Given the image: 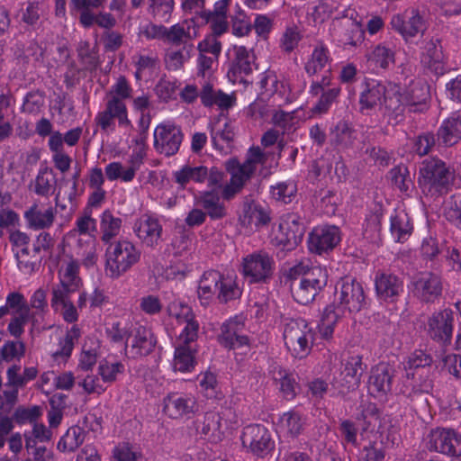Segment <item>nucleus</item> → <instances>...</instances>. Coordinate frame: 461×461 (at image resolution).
<instances>
[{
  "instance_id": "42",
  "label": "nucleus",
  "mask_w": 461,
  "mask_h": 461,
  "mask_svg": "<svg viewBox=\"0 0 461 461\" xmlns=\"http://www.w3.org/2000/svg\"><path fill=\"white\" fill-rule=\"evenodd\" d=\"M136 325L137 323L131 320L113 321L107 326L106 334L113 342L123 343L126 347Z\"/></svg>"
},
{
  "instance_id": "57",
  "label": "nucleus",
  "mask_w": 461,
  "mask_h": 461,
  "mask_svg": "<svg viewBox=\"0 0 461 461\" xmlns=\"http://www.w3.org/2000/svg\"><path fill=\"white\" fill-rule=\"evenodd\" d=\"M178 326H182L183 328L178 334L175 343L182 345H192V343L197 339L199 331V323L195 320V317L187 321L186 322L178 324Z\"/></svg>"
},
{
  "instance_id": "41",
  "label": "nucleus",
  "mask_w": 461,
  "mask_h": 461,
  "mask_svg": "<svg viewBox=\"0 0 461 461\" xmlns=\"http://www.w3.org/2000/svg\"><path fill=\"white\" fill-rule=\"evenodd\" d=\"M77 255L81 258V263L86 269L96 266L98 261V244L95 237L78 238Z\"/></svg>"
},
{
  "instance_id": "47",
  "label": "nucleus",
  "mask_w": 461,
  "mask_h": 461,
  "mask_svg": "<svg viewBox=\"0 0 461 461\" xmlns=\"http://www.w3.org/2000/svg\"><path fill=\"white\" fill-rule=\"evenodd\" d=\"M99 343L97 340L88 339L85 342L78 356L77 368L82 371L91 370L96 364L99 356Z\"/></svg>"
},
{
  "instance_id": "1",
  "label": "nucleus",
  "mask_w": 461,
  "mask_h": 461,
  "mask_svg": "<svg viewBox=\"0 0 461 461\" xmlns=\"http://www.w3.org/2000/svg\"><path fill=\"white\" fill-rule=\"evenodd\" d=\"M265 161L266 155L258 147L251 148L243 163L235 158L225 161L224 167L230 175V180L224 185V173L216 167H211L206 177L208 185L212 189H221V197L230 200L243 189L258 167L263 166Z\"/></svg>"
},
{
  "instance_id": "24",
  "label": "nucleus",
  "mask_w": 461,
  "mask_h": 461,
  "mask_svg": "<svg viewBox=\"0 0 461 461\" xmlns=\"http://www.w3.org/2000/svg\"><path fill=\"white\" fill-rule=\"evenodd\" d=\"M156 342L151 330L137 323L129 342L126 344L125 349L132 357H142L153 350Z\"/></svg>"
},
{
  "instance_id": "14",
  "label": "nucleus",
  "mask_w": 461,
  "mask_h": 461,
  "mask_svg": "<svg viewBox=\"0 0 461 461\" xmlns=\"http://www.w3.org/2000/svg\"><path fill=\"white\" fill-rule=\"evenodd\" d=\"M432 363V357L422 350H415L411 353L405 362L404 369L408 379H411V386L414 391H428L430 388V383L428 379H421L423 369L429 366Z\"/></svg>"
},
{
  "instance_id": "29",
  "label": "nucleus",
  "mask_w": 461,
  "mask_h": 461,
  "mask_svg": "<svg viewBox=\"0 0 461 461\" xmlns=\"http://www.w3.org/2000/svg\"><path fill=\"white\" fill-rule=\"evenodd\" d=\"M195 400L191 395L169 393L163 401L164 412L172 419L188 416L194 411Z\"/></svg>"
},
{
  "instance_id": "53",
  "label": "nucleus",
  "mask_w": 461,
  "mask_h": 461,
  "mask_svg": "<svg viewBox=\"0 0 461 461\" xmlns=\"http://www.w3.org/2000/svg\"><path fill=\"white\" fill-rule=\"evenodd\" d=\"M97 371L103 383L112 384L124 372V366L119 361L104 359L99 363Z\"/></svg>"
},
{
  "instance_id": "39",
  "label": "nucleus",
  "mask_w": 461,
  "mask_h": 461,
  "mask_svg": "<svg viewBox=\"0 0 461 461\" xmlns=\"http://www.w3.org/2000/svg\"><path fill=\"white\" fill-rule=\"evenodd\" d=\"M81 336L80 329L74 325L59 342V348L52 352L51 357L58 364H64L70 357L75 343Z\"/></svg>"
},
{
  "instance_id": "31",
  "label": "nucleus",
  "mask_w": 461,
  "mask_h": 461,
  "mask_svg": "<svg viewBox=\"0 0 461 461\" xmlns=\"http://www.w3.org/2000/svg\"><path fill=\"white\" fill-rule=\"evenodd\" d=\"M28 225L34 230L50 228L55 219V210L51 206H41L34 203L25 212Z\"/></svg>"
},
{
  "instance_id": "28",
  "label": "nucleus",
  "mask_w": 461,
  "mask_h": 461,
  "mask_svg": "<svg viewBox=\"0 0 461 461\" xmlns=\"http://www.w3.org/2000/svg\"><path fill=\"white\" fill-rule=\"evenodd\" d=\"M411 286L414 295L425 302L433 301L441 293L440 280L431 273H421L416 276Z\"/></svg>"
},
{
  "instance_id": "35",
  "label": "nucleus",
  "mask_w": 461,
  "mask_h": 461,
  "mask_svg": "<svg viewBox=\"0 0 461 461\" xmlns=\"http://www.w3.org/2000/svg\"><path fill=\"white\" fill-rule=\"evenodd\" d=\"M438 140L446 146H452L461 140V113H453L441 123Z\"/></svg>"
},
{
  "instance_id": "40",
  "label": "nucleus",
  "mask_w": 461,
  "mask_h": 461,
  "mask_svg": "<svg viewBox=\"0 0 461 461\" xmlns=\"http://www.w3.org/2000/svg\"><path fill=\"white\" fill-rule=\"evenodd\" d=\"M207 175L208 169L206 167H191L185 165L173 173V179L179 187L185 188L191 182H204Z\"/></svg>"
},
{
  "instance_id": "62",
  "label": "nucleus",
  "mask_w": 461,
  "mask_h": 461,
  "mask_svg": "<svg viewBox=\"0 0 461 461\" xmlns=\"http://www.w3.org/2000/svg\"><path fill=\"white\" fill-rule=\"evenodd\" d=\"M385 448L382 441H372L361 451V461H384Z\"/></svg>"
},
{
  "instance_id": "10",
  "label": "nucleus",
  "mask_w": 461,
  "mask_h": 461,
  "mask_svg": "<svg viewBox=\"0 0 461 461\" xmlns=\"http://www.w3.org/2000/svg\"><path fill=\"white\" fill-rule=\"evenodd\" d=\"M335 302L348 313L358 312L366 303L362 285L350 277L342 278L337 285Z\"/></svg>"
},
{
  "instance_id": "11",
  "label": "nucleus",
  "mask_w": 461,
  "mask_h": 461,
  "mask_svg": "<svg viewBox=\"0 0 461 461\" xmlns=\"http://www.w3.org/2000/svg\"><path fill=\"white\" fill-rule=\"evenodd\" d=\"M391 25L407 42L422 36L428 29L426 19L415 9L394 14L391 19Z\"/></svg>"
},
{
  "instance_id": "59",
  "label": "nucleus",
  "mask_w": 461,
  "mask_h": 461,
  "mask_svg": "<svg viewBox=\"0 0 461 461\" xmlns=\"http://www.w3.org/2000/svg\"><path fill=\"white\" fill-rule=\"evenodd\" d=\"M446 218L461 229V194L451 196L444 204Z\"/></svg>"
},
{
  "instance_id": "43",
  "label": "nucleus",
  "mask_w": 461,
  "mask_h": 461,
  "mask_svg": "<svg viewBox=\"0 0 461 461\" xmlns=\"http://www.w3.org/2000/svg\"><path fill=\"white\" fill-rule=\"evenodd\" d=\"M261 87L270 95L276 94L285 101L290 100V86L286 78L274 73L267 74L261 80Z\"/></svg>"
},
{
  "instance_id": "38",
  "label": "nucleus",
  "mask_w": 461,
  "mask_h": 461,
  "mask_svg": "<svg viewBox=\"0 0 461 461\" xmlns=\"http://www.w3.org/2000/svg\"><path fill=\"white\" fill-rule=\"evenodd\" d=\"M233 61L229 71V75L232 74L235 79L242 77L252 72L253 55L244 46H234L232 48Z\"/></svg>"
},
{
  "instance_id": "32",
  "label": "nucleus",
  "mask_w": 461,
  "mask_h": 461,
  "mask_svg": "<svg viewBox=\"0 0 461 461\" xmlns=\"http://www.w3.org/2000/svg\"><path fill=\"white\" fill-rule=\"evenodd\" d=\"M420 49V59L424 66L437 73L442 70L444 55L439 40L434 38L425 40Z\"/></svg>"
},
{
  "instance_id": "4",
  "label": "nucleus",
  "mask_w": 461,
  "mask_h": 461,
  "mask_svg": "<svg viewBox=\"0 0 461 461\" xmlns=\"http://www.w3.org/2000/svg\"><path fill=\"white\" fill-rule=\"evenodd\" d=\"M198 297L202 304H208L215 295L228 302L240 296L241 290L237 284L235 275L223 276L215 270L206 271L200 278Z\"/></svg>"
},
{
  "instance_id": "25",
  "label": "nucleus",
  "mask_w": 461,
  "mask_h": 461,
  "mask_svg": "<svg viewBox=\"0 0 461 461\" xmlns=\"http://www.w3.org/2000/svg\"><path fill=\"white\" fill-rule=\"evenodd\" d=\"M240 221L241 225L249 230H256L267 225L270 216L265 206L258 202L250 201L244 203Z\"/></svg>"
},
{
  "instance_id": "56",
  "label": "nucleus",
  "mask_w": 461,
  "mask_h": 461,
  "mask_svg": "<svg viewBox=\"0 0 461 461\" xmlns=\"http://www.w3.org/2000/svg\"><path fill=\"white\" fill-rule=\"evenodd\" d=\"M202 204L208 215L213 219H221L226 215V207L220 197L211 192H206L202 197Z\"/></svg>"
},
{
  "instance_id": "45",
  "label": "nucleus",
  "mask_w": 461,
  "mask_h": 461,
  "mask_svg": "<svg viewBox=\"0 0 461 461\" xmlns=\"http://www.w3.org/2000/svg\"><path fill=\"white\" fill-rule=\"evenodd\" d=\"M395 50L391 44L381 43L376 45L367 56V60L376 68H387L394 63Z\"/></svg>"
},
{
  "instance_id": "8",
  "label": "nucleus",
  "mask_w": 461,
  "mask_h": 461,
  "mask_svg": "<svg viewBox=\"0 0 461 461\" xmlns=\"http://www.w3.org/2000/svg\"><path fill=\"white\" fill-rule=\"evenodd\" d=\"M146 149L145 138L140 136V139L135 140V147L125 163L114 161L105 167L104 172L108 180L131 182L144 163Z\"/></svg>"
},
{
  "instance_id": "17",
  "label": "nucleus",
  "mask_w": 461,
  "mask_h": 461,
  "mask_svg": "<svg viewBox=\"0 0 461 461\" xmlns=\"http://www.w3.org/2000/svg\"><path fill=\"white\" fill-rule=\"evenodd\" d=\"M340 232L334 225H320L312 229L308 237L311 252L321 254L333 249L340 241Z\"/></svg>"
},
{
  "instance_id": "21",
  "label": "nucleus",
  "mask_w": 461,
  "mask_h": 461,
  "mask_svg": "<svg viewBox=\"0 0 461 461\" xmlns=\"http://www.w3.org/2000/svg\"><path fill=\"white\" fill-rule=\"evenodd\" d=\"M429 448L447 455L461 454V437L452 429H436L427 438Z\"/></svg>"
},
{
  "instance_id": "49",
  "label": "nucleus",
  "mask_w": 461,
  "mask_h": 461,
  "mask_svg": "<svg viewBox=\"0 0 461 461\" xmlns=\"http://www.w3.org/2000/svg\"><path fill=\"white\" fill-rule=\"evenodd\" d=\"M96 221L92 217V210L86 208L82 215L78 216L75 222V229L68 233V236L86 235L88 237H95Z\"/></svg>"
},
{
  "instance_id": "13",
  "label": "nucleus",
  "mask_w": 461,
  "mask_h": 461,
  "mask_svg": "<svg viewBox=\"0 0 461 461\" xmlns=\"http://www.w3.org/2000/svg\"><path fill=\"white\" fill-rule=\"evenodd\" d=\"M340 91L339 86L331 85L330 76H323L320 81H313L310 86V93L313 96H319V99L311 110L312 115L326 113L339 97Z\"/></svg>"
},
{
  "instance_id": "26",
  "label": "nucleus",
  "mask_w": 461,
  "mask_h": 461,
  "mask_svg": "<svg viewBox=\"0 0 461 461\" xmlns=\"http://www.w3.org/2000/svg\"><path fill=\"white\" fill-rule=\"evenodd\" d=\"M133 231L143 244L153 247L161 238L162 226L158 219L142 215L134 222Z\"/></svg>"
},
{
  "instance_id": "61",
  "label": "nucleus",
  "mask_w": 461,
  "mask_h": 461,
  "mask_svg": "<svg viewBox=\"0 0 461 461\" xmlns=\"http://www.w3.org/2000/svg\"><path fill=\"white\" fill-rule=\"evenodd\" d=\"M30 319V312H12L7 326L10 336L19 339L24 332L25 325Z\"/></svg>"
},
{
  "instance_id": "64",
  "label": "nucleus",
  "mask_w": 461,
  "mask_h": 461,
  "mask_svg": "<svg viewBox=\"0 0 461 461\" xmlns=\"http://www.w3.org/2000/svg\"><path fill=\"white\" fill-rule=\"evenodd\" d=\"M10 242L15 256L29 255V236L20 230L12 231L10 234Z\"/></svg>"
},
{
  "instance_id": "3",
  "label": "nucleus",
  "mask_w": 461,
  "mask_h": 461,
  "mask_svg": "<svg viewBox=\"0 0 461 461\" xmlns=\"http://www.w3.org/2000/svg\"><path fill=\"white\" fill-rule=\"evenodd\" d=\"M387 102L389 111L397 118L406 109L416 112L423 109L429 98V86L421 80L413 81L406 89L389 83Z\"/></svg>"
},
{
  "instance_id": "19",
  "label": "nucleus",
  "mask_w": 461,
  "mask_h": 461,
  "mask_svg": "<svg viewBox=\"0 0 461 461\" xmlns=\"http://www.w3.org/2000/svg\"><path fill=\"white\" fill-rule=\"evenodd\" d=\"M245 319L242 316H234L222 323L218 341L224 348L230 349L240 348L249 345V339L243 334Z\"/></svg>"
},
{
  "instance_id": "34",
  "label": "nucleus",
  "mask_w": 461,
  "mask_h": 461,
  "mask_svg": "<svg viewBox=\"0 0 461 461\" xmlns=\"http://www.w3.org/2000/svg\"><path fill=\"white\" fill-rule=\"evenodd\" d=\"M303 426V417L298 412L290 411L280 416L276 423V432L280 438H294L302 432Z\"/></svg>"
},
{
  "instance_id": "52",
  "label": "nucleus",
  "mask_w": 461,
  "mask_h": 461,
  "mask_svg": "<svg viewBox=\"0 0 461 461\" xmlns=\"http://www.w3.org/2000/svg\"><path fill=\"white\" fill-rule=\"evenodd\" d=\"M167 312L169 318L175 321L176 325L186 322L195 317L192 308L178 299L172 301L167 305Z\"/></svg>"
},
{
  "instance_id": "16",
  "label": "nucleus",
  "mask_w": 461,
  "mask_h": 461,
  "mask_svg": "<svg viewBox=\"0 0 461 461\" xmlns=\"http://www.w3.org/2000/svg\"><path fill=\"white\" fill-rule=\"evenodd\" d=\"M303 233V227L299 222V217L295 214L288 213L281 218L278 229L275 232V240L284 249L291 250L301 242Z\"/></svg>"
},
{
  "instance_id": "44",
  "label": "nucleus",
  "mask_w": 461,
  "mask_h": 461,
  "mask_svg": "<svg viewBox=\"0 0 461 461\" xmlns=\"http://www.w3.org/2000/svg\"><path fill=\"white\" fill-rule=\"evenodd\" d=\"M122 221L110 210H105L100 216L101 240L107 243L120 234Z\"/></svg>"
},
{
  "instance_id": "9",
  "label": "nucleus",
  "mask_w": 461,
  "mask_h": 461,
  "mask_svg": "<svg viewBox=\"0 0 461 461\" xmlns=\"http://www.w3.org/2000/svg\"><path fill=\"white\" fill-rule=\"evenodd\" d=\"M276 262L264 250L254 251L242 258L240 272L249 283H267L275 271Z\"/></svg>"
},
{
  "instance_id": "18",
  "label": "nucleus",
  "mask_w": 461,
  "mask_h": 461,
  "mask_svg": "<svg viewBox=\"0 0 461 461\" xmlns=\"http://www.w3.org/2000/svg\"><path fill=\"white\" fill-rule=\"evenodd\" d=\"M454 328L453 312L448 309L434 312L426 324L428 335L434 340L448 344L452 338Z\"/></svg>"
},
{
  "instance_id": "22",
  "label": "nucleus",
  "mask_w": 461,
  "mask_h": 461,
  "mask_svg": "<svg viewBox=\"0 0 461 461\" xmlns=\"http://www.w3.org/2000/svg\"><path fill=\"white\" fill-rule=\"evenodd\" d=\"M59 285L52 289H59L65 293H76L83 286V280L79 276V264L73 258H64L58 271Z\"/></svg>"
},
{
  "instance_id": "63",
  "label": "nucleus",
  "mask_w": 461,
  "mask_h": 461,
  "mask_svg": "<svg viewBox=\"0 0 461 461\" xmlns=\"http://www.w3.org/2000/svg\"><path fill=\"white\" fill-rule=\"evenodd\" d=\"M221 425L218 414L211 413L206 415L203 427V433L213 441L220 440L221 437Z\"/></svg>"
},
{
  "instance_id": "36",
  "label": "nucleus",
  "mask_w": 461,
  "mask_h": 461,
  "mask_svg": "<svg viewBox=\"0 0 461 461\" xmlns=\"http://www.w3.org/2000/svg\"><path fill=\"white\" fill-rule=\"evenodd\" d=\"M346 313L347 312L339 304H336V302L326 306L319 324L321 336L326 339H330L336 324Z\"/></svg>"
},
{
  "instance_id": "51",
  "label": "nucleus",
  "mask_w": 461,
  "mask_h": 461,
  "mask_svg": "<svg viewBox=\"0 0 461 461\" xmlns=\"http://www.w3.org/2000/svg\"><path fill=\"white\" fill-rule=\"evenodd\" d=\"M330 61L328 49L323 46L316 47L305 65V70L309 75H315L323 70Z\"/></svg>"
},
{
  "instance_id": "23",
  "label": "nucleus",
  "mask_w": 461,
  "mask_h": 461,
  "mask_svg": "<svg viewBox=\"0 0 461 461\" xmlns=\"http://www.w3.org/2000/svg\"><path fill=\"white\" fill-rule=\"evenodd\" d=\"M403 281L389 272H378L375 276V289L377 298L385 303H393L403 293Z\"/></svg>"
},
{
  "instance_id": "54",
  "label": "nucleus",
  "mask_w": 461,
  "mask_h": 461,
  "mask_svg": "<svg viewBox=\"0 0 461 461\" xmlns=\"http://www.w3.org/2000/svg\"><path fill=\"white\" fill-rule=\"evenodd\" d=\"M174 7V0H149V13L160 22H169Z\"/></svg>"
},
{
  "instance_id": "55",
  "label": "nucleus",
  "mask_w": 461,
  "mask_h": 461,
  "mask_svg": "<svg viewBox=\"0 0 461 461\" xmlns=\"http://www.w3.org/2000/svg\"><path fill=\"white\" fill-rule=\"evenodd\" d=\"M105 110H107L113 118L118 120L120 127L127 131L131 130L132 124L128 118L126 105L122 100L118 98H109Z\"/></svg>"
},
{
  "instance_id": "37",
  "label": "nucleus",
  "mask_w": 461,
  "mask_h": 461,
  "mask_svg": "<svg viewBox=\"0 0 461 461\" xmlns=\"http://www.w3.org/2000/svg\"><path fill=\"white\" fill-rule=\"evenodd\" d=\"M390 230L397 242H404L411 237L413 225L411 217L404 210L395 211L392 215Z\"/></svg>"
},
{
  "instance_id": "33",
  "label": "nucleus",
  "mask_w": 461,
  "mask_h": 461,
  "mask_svg": "<svg viewBox=\"0 0 461 461\" xmlns=\"http://www.w3.org/2000/svg\"><path fill=\"white\" fill-rule=\"evenodd\" d=\"M196 348L193 345L175 343V352L172 360V368L175 372L190 373L194 370Z\"/></svg>"
},
{
  "instance_id": "27",
  "label": "nucleus",
  "mask_w": 461,
  "mask_h": 461,
  "mask_svg": "<svg viewBox=\"0 0 461 461\" xmlns=\"http://www.w3.org/2000/svg\"><path fill=\"white\" fill-rule=\"evenodd\" d=\"M392 366L384 362L375 366L371 370L368 380V390L375 397L385 395L392 386L393 375Z\"/></svg>"
},
{
  "instance_id": "50",
  "label": "nucleus",
  "mask_w": 461,
  "mask_h": 461,
  "mask_svg": "<svg viewBox=\"0 0 461 461\" xmlns=\"http://www.w3.org/2000/svg\"><path fill=\"white\" fill-rule=\"evenodd\" d=\"M85 440V432L78 427H70L58 442V448L62 452H73Z\"/></svg>"
},
{
  "instance_id": "5",
  "label": "nucleus",
  "mask_w": 461,
  "mask_h": 461,
  "mask_svg": "<svg viewBox=\"0 0 461 461\" xmlns=\"http://www.w3.org/2000/svg\"><path fill=\"white\" fill-rule=\"evenodd\" d=\"M293 272L300 277L297 286L293 289V295L301 304L312 303L328 282L327 269L321 266L300 263Z\"/></svg>"
},
{
  "instance_id": "46",
  "label": "nucleus",
  "mask_w": 461,
  "mask_h": 461,
  "mask_svg": "<svg viewBox=\"0 0 461 461\" xmlns=\"http://www.w3.org/2000/svg\"><path fill=\"white\" fill-rule=\"evenodd\" d=\"M72 9L80 14L79 21L84 27L93 25L95 19L94 10L98 9L104 4V0H72Z\"/></svg>"
},
{
  "instance_id": "30",
  "label": "nucleus",
  "mask_w": 461,
  "mask_h": 461,
  "mask_svg": "<svg viewBox=\"0 0 461 461\" xmlns=\"http://www.w3.org/2000/svg\"><path fill=\"white\" fill-rule=\"evenodd\" d=\"M71 294L72 293H65L59 289L51 290L50 306L52 310L68 323L77 321L79 317L77 308L70 298Z\"/></svg>"
},
{
  "instance_id": "7",
  "label": "nucleus",
  "mask_w": 461,
  "mask_h": 461,
  "mask_svg": "<svg viewBox=\"0 0 461 461\" xmlns=\"http://www.w3.org/2000/svg\"><path fill=\"white\" fill-rule=\"evenodd\" d=\"M453 180L454 173L439 159L425 160L420 168L419 184L424 193L443 194Z\"/></svg>"
},
{
  "instance_id": "12",
  "label": "nucleus",
  "mask_w": 461,
  "mask_h": 461,
  "mask_svg": "<svg viewBox=\"0 0 461 461\" xmlns=\"http://www.w3.org/2000/svg\"><path fill=\"white\" fill-rule=\"evenodd\" d=\"M242 446L258 456H265L274 448L270 432L263 425L246 426L240 436Z\"/></svg>"
},
{
  "instance_id": "15",
  "label": "nucleus",
  "mask_w": 461,
  "mask_h": 461,
  "mask_svg": "<svg viewBox=\"0 0 461 461\" xmlns=\"http://www.w3.org/2000/svg\"><path fill=\"white\" fill-rule=\"evenodd\" d=\"M182 139L180 129L171 122L158 124L154 131V146L158 152L166 156L174 155L178 151Z\"/></svg>"
},
{
  "instance_id": "58",
  "label": "nucleus",
  "mask_w": 461,
  "mask_h": 461,
  "mask_svg": "<svg viewBox=\"0 0 461 461\" xmlns=\"http://www.w3.org/2000/svg\"><path fill=\"white\" fill-rule=\"evenodd\" d=\"M190 28L191 25L186 21L176 23L170 28L166 27L164 41L172 43L183 42L186 38L191 37Z\"/></svg>"
},
{
  "instance_id": "6",
  "label": "nucleus",
  "mask_w": 461,
  "mask_h": 461,
  "mask_svg": "<svg viewBox=\"0 0 461 461\" xmlns=\"http://www.w3.org/2000/svg\"><path fill=\"white\" fill-rule=\"evenodd\" d=\"M315 339L313 328L303 319L286 320L283 328V339L293 357L303 358L312 348Z\"/></svg>"
},
{
  "instance_id": "2",
  "label": "nucleus",
  "mask_w": 461,
  "mask_h": 461,
  "mask_svg": "<svg viewBox=\"0 0 461 461\" xmlns=\"http://www.w3.org/2000/svg\"><path fill=\"white\" fill-rule=\"evenodd\" d=\"M141 250L133 241L119 240L109 244L104 253V273L113 280L123 276L141 259Z\"/></svg>"
},
{
  "instance_id": "48",
  "label": "nucleus",
  "mask_w": 461,
  "mask_h": 461,
  "mask_svg": "<svg viewBox=\"0 0 461 461\" xmlns=\"http://www.w3.org/2000/svg\"><path fill=\"white\" fill-rule=\"evenodd\" d=\"M362 372V357L359 355L349 357L342 371L344 375L345 386L349 388H355L357 386L360 381V375Z\"/></svg>"
},
{
  "instance_id": "60",
  "label": "nucleus",
  "mask_w": 461,
  "mask_h": 461,
  "mask_svg": "<svg viewBox=\"0 0 461 461\" xmlns=\"http://www.w3.org/2000/svg\"><path fill=\"white\" fill-rule=\"evenodd\" d=\"M105 384L103 383L101 377L96 375L89 374L78 382V385L86 394L101 395L106 390Z\"/></svg>"
},
{
  "instance_id": "20",
  "label": "nucleus",
  "mask_w": 461,
  "mask_h": 461,
  "mask_svg": "<svg viewBox=\"0 0 461 461\" xmlns=\"http://www.w3.org/2000/svg\"><path fill=\"white\" fill-rule=\"evenodd\" d=\"M389 83L383 85L382 83L375 80L368 79L364 83V88L359 96V105L362 113H368L371 110L377 105H384L389 112L387 102Z\"/></svg>"
}]
</instances>
